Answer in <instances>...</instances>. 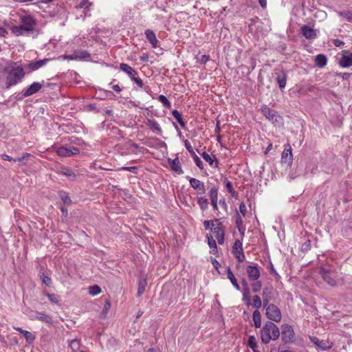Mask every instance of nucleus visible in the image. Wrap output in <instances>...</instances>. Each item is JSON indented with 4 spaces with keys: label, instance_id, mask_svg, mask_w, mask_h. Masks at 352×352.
Segmentation results:
<instances>
[{
    "label": "nucleus",
    "instance_id": "f257e3e1",
    "mask_svg": "<svg viewBox=\"0 0 352 352\" xmlns=\"http://www.w3.org/2000/svg\"><path fill=\"white\" fill-rule=\"evenodd\" d=\"M6 74L5 87L10 89L22 82L27 72L23 65H17L13 63L4 69Z\"/></svg>",
    "mask_w": 352,
    "mask_h": 352
},
{
    "label": "nucleus",
    "instance_id": "f03ea898",
    "mask_svg": "<svg viewBox=\"0 0 352 352\" xmlns=\"http://www.w3.org/2000/svg\"><path fill=\"white\" fill-rule=\"evenodd\" d=\"M280 329L272 321H267L261 329V340L263 344H268L272 340H276L280 336Z\"/></svg>",
    "mask_w": 352,
    "mask_h": 352
},
{
    "label": "nucleus",
    "instance_id": "7ed1b4c3",
    "mask_svg": "<svg viewBox=\"0 0 352 352\" xmlns=\"http://www.w3.org/2000/svg\"><path fill=\"white\" fill-rule=\"evenodd\" d=\"M35 24L36 23H20L19 25L12 26L11 31L16 36L36 35L38 33L34 27Z\"/></svg>",
    "mask_w": 352,
    "mask_h": 352
},
{
    "label": "nucleus",
    "instance_id": "20e7f679",
    "mask_svg": "<svg viewBox=\"0 0 352 352\" xmlns=\"http://www.w3.org/2000/svg\"><path fill=\"white\" fill-rule=\"evenodd\" d=\"M119 67L120 69L126 74L131 78V81L136 83L139 87L142 88L144 87L142 80L136 76L138 72L133 67L128 64L123 63L120 64Z\"/></svg>",
    "mask_w": 352,
    "mask_h": 352
},
{
    "label": "nucleus",
    "instance_id": "39448f33",
    "mask_svg": "<svg viewBox=\"0 0 352 352\" xmlns=\"http://www.w3.org/2000/svg\"><path fill=\"white\" fill-rule=\"evenodd\" d=\"M10 16L12 22H34L31 14L23 10H14Z\"/></svg>",
    "mask_w": 352,
    "mask_h": 352
},
{
    "label": "nucleus",
    "instance_id": "423d86ee",
    "mask_svg": "<svg viewBox=\"0 0 352 352\" xmlns=\"http://www.w3.org/2000/svg\"><path fill=\"white\" fill-rule=\"evenodd\" d=\"M266 309L265 315L266 317L274 322H280L282 318L280 310L274 304H270L267 307H265Z\"/></svg>",
    "mask_w": 352,
    "mask_h": 352
},
{
    "label": "nucleus",
    "instance_id": "0eeeda50",
    "mask_svg": "<svg viewBox=\"0 0 352 352\" xmlns=\"http://www.w3.org/2000/svg\"><path fill=\"white\" fill-rule=\"evenodd\" d=\"M281 338L285 344L292 342L294 340V331L292 327L288 324H284L281 326Z\"/></svg>",
    "mask_w": 352,
    "mask_h": 352
},
{
    "label": "nucleus",
    "instance_id": "6e6552de",
    "mask_svg": "<svg viewBox=\"0 0 352 352\" xmlns=\"http://www.w3.org/2000/svg\"><path fill=\"white\" fill-rule=\"evenodd\" d=\"M56 153L60 157H68L78 154L80 150L78 148L72 145L63 146L57 149Z\"/></svg>",
    "mask_w": 352,
    "mask_h": 352
},
{
    "label": "nucleus",
    "instance_id": "1a4fd4ad",
    "mask_svg": "<svg viewBox=\"0 0 352 352\" xmlns=\"http://www.w3.org/2000/svg\"><path fill=\"white\" fill-rule=\"evenodd\" d=\"M261 111L263 115L272 123L279 122L281 120V117L278 115L277 112L271 109L267 105H263Z\"/></svg>",
    "mask_w": 352,
    "mask_h": 352
},
{
    "label": "nucleus",
    "instance_id": "9d476101",
    "mask_svg": "<svg viewBox=\"0 0 352 352\" xmlns=\"http://www.w3.org/2000/svg\"><path fill=\"white\" fill-rule=\"evenodd\" d=\"M319 274L328 285L333 287L337 285V281L335 278V276L332 275L331 267L329 269L325 267H320L319 270Z\"/></svg>",
    "mask_w": 352,
    "mask_h": 352
},
{
    "label": "nucleus",
    "instance_id": "9b49d317",
    "mask_svg": "<svg viewBox=\"0 0 352 352\" xmlns=\"http://www.w3.org/2000/svg\"><path fill=\"white\" fill-rule=\"evenodd\" d=\"M319 32L320 31L318 29H314L307 25L301 26L300 30V34L308 40H314L317 38Z\"/></svg>",
    "mask_w": 352,
    "mask_h": 352
},
{
    "label": "nucleus",
    "instance_id": "f8f14e48",
    "mask_svg": "<svg viewBox=\"0 0 352 352\" xmlns=\"http://www.w3.org/2000/svg\"><path fill=\"white\" fill-rule=\"evenodd\" d=\"M50 61L49 58H44L43 60H38L36 61H32L26 64H23L25 70L28 69L27 74H30L34 71L38 69L39 68L45 65Z\"/></svg>",
    "mask_w": 352,
    "mask_h": 352
},
{
    "label": "nucleus",
    "instance_id": "ddd939ff",
    "mask_svg": "<svg viewBox=\"0 0 352 352\" xmlns=\"http://www.w3.org/2000/svg\"><path fill=\"white\" fill-rule=\"evenodd\" d=\"M232 252L239 263H242L245 258V254L243 251L242 242L236 239L232 247Z\"/></svg>",
    "mask_w": 352,
    "mask_h": 352
},
{
    "label": "nucleus",
    "instance_id": "4468645a",
    "mask_svg": "<svg viewBox=\"0 0 352 352\" xmlns=\"http://www.w3.org/2000/svg\"><path fill=\"white\" fill-rule=\"evenodd\" d=\"M339 65L343 68H347L352 66V52L350 53L348 50L342 51V57L339 60Z\"/></svg>",
    "mask_w": 352,
    "mask_h": 352
},
{
    "label": "nucleus",
    "instance_id": "2eb2a0df",
    "mask_svg": "<svg viewBox=\"0 0 352 352\" xmlns=\"http://www.w3.org/2000/svg\"><path fill=\"white\" fill-rule=\"evenodd\" d=\"M43 82H34L31 85H30L28 87L24 88V94L25 96H31L34 95V94L38 93L43 87Z\"/></svg>",
    "mask_w": 352,
    "mask_h": 352
},
{
    "label": "nucleus",
    "instance_id": "dca6fc26",
    "mask_svg": "<svg viewBox=\"0 0 352 352\" xmlns=\"http://www.w3.org/2000/svg\"><path fill=\"white\" fill-rule=\"evenodd\" d=\"M189 182L190 186L193 189L197 190L199 194H204L206 192V188L204 182L192 177H190Z\"/></svg>",
    "mask_w": 352,
    "mask_h": 352
},
{
    "label": "nucleus",
    "instance_id": "f3484780",
    "mask_svg": "<svg viewBox=\"0 0 352 352\" xmlns=\"http://www.w3.org/2000/svg\"><path fill=\"white\" fill-rule=\"evenodd\" d=\"M248 278L251 280H256L260 277V271L255 265H248L246 268Z\"/></svg>",
    "mask_w": 352,
    "mask_h": 352
},
{
    "label": "nucleus",
    "instance_id": "a211bd4d",
    "mask_svg": "<svg viewBox=\"0 0 352 352\" xmlns=\"http://www.w3.org/2000/svg\"><path fill=\"white\" fill-rule=\"evenodd\" d=\"M168 164L170 165L171 169L177 173L179 175H181L184 173L181 163L179 162V157L177 156L175 159L172 160L170 158L168 159Z\"/></svg>",
    "mask_w": 352,
    "mask_h": 352
},
{
    "label": "nucleus",
    "instance_id": "6ab92c4d",
    "mask_svg": "<svg viewBox=\"0 0 352 352\" xmlns=\"http://www.w3.org/2000/svg\"><path fill=\"white\" fill-rule=\"evenodd\" d=\"M289 148H285L282 153L281 162L284 164H287L288 166H291L292 164L293 155L292 153V148L288 145Z\"/></svg>",
    "mask_w": 352,
    "mask_h": 352
},
{
    "label": "nucleus",
    "instance_id": "aec40b11",
    "mask_svg": "<svg viewBox=\"0 0 352 352\" xmlns=\"http://www.w3.org/2000/svg\"><path fill=\"white\" fill-rule=\"evenodd\" d=\"M13 328L15 330H16L17 331H19L23 334V337L25 338V339L28 343L32 344L35 340L36 336L32 333H31L28 331H26V330H23L21 327H14Z\"/></svg>",
    "mask_w": 352,
    "mask_h": 352
},
{
    "label": "nucleus",
    "instance_id": "412c9836",
    "mask_svg": "<svg viewBox=\"0 0 352 352\" xmlns=\"http://www.w3.org/2000/svg\"><path fill=\"white\" fill-rule=\"evenodd\" d=\"M310 340L315 345L323 351L327 350L331 347L327 342L321 340L315 336L310 337Z\"/></svg>",
    "mask_w": 352,
    "mask_h": 352
},
{
    "label": "nucleus",
    "instance_id": "4be33fe9",
    "mask_svg": "<svg viewBox=\"0 0 352 352\" xmlns=\"http://www.w3.org/2000/svg\"><path fill=\"white\" fill-rule=\"evenodd\" d=\"M147 285L146 278L144 274H141L138 281V288L137 296H141L145 291L146 286Z\"/></svg>",
    "mask_w": 352,
    "mask_h": 352
},
{
    "label": "nucleus",
    "instance_id": "5701e85b",
    "mask_svg": "<svg viewBox=\"0 0 352 352\" xmlns=\"http://www.w3.org/2000/svg\"><path fill=\"white\" fill-rule=\"evenodd\" d=\"M145 35L146 39L151 44L153 47H157L158 40L156 38L155 34L151 30H146L145 31Z\"/></svg>",
    "mask_w": 352,
    "mask_h": 352
},
{
    "label": "nucleus",
    "instance_id": "b1692460",
    "mask_svg": "<svg viewBox=\"0 0 352 352\" xmlns=\"http://www.w3.org/2000/svg\"><path fill=\"white\" fill-rule=\"evenodd\" d=\"M226 271H227L228 278L230 280V282L232 283V284L234 286V287L236 290L240 291L241 290V287H240L239 285L238 284L237 280L235 278L233 272H232V270H231V269H230V267L229 266H228L226 267Z\"/></svg>",
    "mask_w": 352,
    "mask_h": 352
},
{
    "label": "nucleus",
    "instance_id": "393cba45",
    "mask_svg": "<svg viewBox=\"0 0 352 352\" xmlns=\"http://www.w3.org/2000/svg\"><path fill=\"white\" fill-rule=\"evenodd\" d=\"M35 318L47 324H52L53 322L52 317L43 312L36 311L35 314Z\"/></svg>",
    "mask_w": 352,
    "mask_h": 352
},
{
    "label": "nucleus",
    "instance_id": "a878e982",
    "mask_svg": "<svg viewBox=\"0 0 352 352\" xmlns=\"http://www.w3.org/2000/svg\"><path fill=\"white\" fill-rule=\"evenodd\" d=\"M74 52L76 60H87L91 57V54L87 50H76Z\"/></svg>",
    "mask_w": 352,
    "mask_h": 352
},
{
    "label": "nucleus",
    "instance_id": "bb28decb",
    "mask_svg": "<svg viewBox=\"0 0 352 352\" xmlns=\"http://www.w3.org/2000/svg\"><path fill=\"white\" fill-rule=\"evenodd\" d=\"M327 58L323 54H318L315 58V64L318 67L322 68L327 65Z\"/></svg>",
    "mask_w": 352,
    "mask_h": 352
},
{
    "label": "nucleus",
    "instance_id": "cd10ccee",
    "mask_svg": "<svg viewBox=\"0 0 352 352\" xmlns=\"http://www.w3.org/2000/svg\"><path fill=\"white\" fill-rule=\"evenodd\" d=\"M287 74L283 72L281 74L277 75L276 78V82L280 89L285 87L287 83Z\"/></svg>",
    "mask_w": 352,
    "mask_h": 352
},
{
    "label": "nucleus",
    "instance_id": "c85d7f7f",
    "mask_svg": "<svg viewBox=\"0 0 352 352\" xmlns=\"http://www.w3.org/2000/svg\"><path fill=\"white\" fill-rule=\"evenodd\" d=\"M146 124L151 129L156 131L157 134L161 135L162 133V130L160 124L155 120L147 119Z\"/></svg>",
    "mask_w": 352,
    "mask_h": 352
},
{
    "label": "nucleus",
    "instance_id": "c756f323",
    "mask_svg": "<svg viewBox=\"0 0 352 352\" xmlns=\"http://www.w3.org/2000/svg\"><path fill=\"white\" fill-rule=\"evenodd\" d=\"M201 155L204 159V160L210 164V166H213V164L215 162V166H218L219 161L215 157V155L211 156L210 155L206 152H203L202 153H201Z\"/></svg>",
    "mask_w": 352,
    "mask_h": 352
},
{
    "label": "nucleus",
    "instance_id": "7c9ffc66",
    "mask_svg": "<svg viewBox=\"0 0 352 352\" xmlns=\"http://www.w3.org/2000/svg\"><path fill=\"white\" fill-rule=\"evenodd\" d=\"M252 319L254 321V325L256 328H260L261 327V315L258 310H255L252 314Z\"/></svg>",
    "mask_w": 352,
    "mask_h": 352
},
{
    "label": "nucleus",
    "instance_id": "2f4dec72",
    "mask_svg": "<svg viewBox=\"0 0 352 352\" xmlns=\"http://www.w3.org/2000/svg\"><path fill=\"white\" fill-rule=\"evenodd\" d=\"M61 173L64 175L67 176L70 180H75L76 178L75 173L70 168L63 167L62 168Z\"/></svg>",
    "mask_w": 352,
    "mask_h": 352
},
{
    "label": "nucleus",
    "instance_id": "473e14b6",
    "mask_svg": "<svg viewBox=\"0 0 352 352\" xmlns=\"http://www.w3.org/2000/svg\"><path fill=\"white\" fill-rule=\"evenodd\" d=\"M208 199L205 197H199L197 198V204L200 207L201 210H206L208 208Z\"/></svg>",
    "mask_w": 352,
    "mask_h": 352
},
{
    "label": "nucleus",
    "instance_id": "72a5a7b5",
    "mask_svg": "<svg viewBox=\"0 0 352 352\" xmlns=\"http://www.w3.org/2000/svg\"><path fill=\"white\" fill-rule=\"evenodd\" d=\"M211 232L215 234L216 238L220 235H223L225 232L223 229L222 223L219 221L216 226L211 228Z\"/></svg>",
    "mask_w": 352,
    "mask_h": 352
},
{
    "label": "nucleus",
    "instance_id": "f704fd0d",
    "mask_svg": "<svg viewBox=\"0 0 352 352\" xmlns=\"http://www.w3.org/2000/svg\"><path fill=\"white\" fill-rule=\"evenodd\" d=\"M171 113H172L173 116L176 119V120L178 122V123L180 124V126L183 129H185L186 123L182 120V114L176 109L173 110Z\"/></svg>",
    "mask_w": 352,
    "mask_h": 352
},
{
    "label": "nucleus",
    "instance_id": "c9c22d12",
    "mask_svg": "<svg viewBox=\"0 0 352 352\" xmlns=\"http://www.w3.org/2000/svg\"><path fill=\"white\" fill-rule=\"evenodd\" d=\"M60 199L63 201V203L67 206H69L72 204V199H70L67 192L65 191H60L58 193Z\"/></svg>",
    "mask_w": 352,
    "mask_h": 352
},
{
    "label": "nucleus",
    "instance_id": "e433bc0d",
    "mask_svg": "<svg viewBox=\"0 0 352 352\" xmlns=\"http://www.w3.org/2000/svg\"><path fill=\"white\" fill-rule=\"evenodd\" d=\"M206 238L208 240V245L210 248H212V252L214 253V252L217 251V246L215 239L213 238V236L210 234H207Z\"/></svg>",
    "mask_w": 352,
    "mask_h": 352
},
{
    "label": "nucleus",
    "instance_id": "4c0bfd02",
    "mask_svg": "<svg viewBox=\"0 0 352 352\" xmlns=\"http://www.w3.org/2000/svg\"><path fill=\"white\" fill-rule=\"evenodd\" d=\"M248 346L253 351H256L258 348L257 341L254 336H250L248 340Z\"/></svg>",
    "mask_w": 352,
    "mask_h": 352
},
{
    "label": "nucleus",
    "instance_id": "58836bf2",
    "mask_svg": "<svg viewBox=\"0 0 352 352\" xmlns=\"http://www.w3.org/2000/svg\"><path fill=\"white\" fill-rule=\"evenodd\" d=\"M218 190L219 188L214 186L209 191V197L210 202H213L214 200H218Z\"/></svg>",
    "mask_w": 352,
    "mask_h": 352
},
{
    "label": "nucleus",
    "instance_id": "ea45409f",
    "mask_svg": "<svg viewBox=\"0 0 352 352\" xmlns=\"http://www.w3.org/2000/svg\"><path fill=\"white\" fill-rule=\"evenodd\" d=\"M226 188L228 191L231 194L232 197H236L237 195L236 192L234 190L232 187V184L231 182L225 179Z\"/></svg>",
    "mask_w": 352,
    "mask_h": 352
},
{
    "label": "nucleus",
    "instance_id": "a19ab883",
    "mask_svg": "<svg viewBox=\"0 0 352 352\" xmlns=\"http://www.w3.org/2000/svg\"><path fill=\"white\" fill-rule=\"evenodd\" d=\"M190 154L192 157L197 166L199 167L201 170H202L204 168V164L202 161L200 160V158L195 154V151Z\"/></svg>",
    "mask_w": 352,
    "mask_h": 352
},
{
    "label": "nucleus",
    "instance_id": "79ce46f5",
    "mask_svg": "<svg viewBox=\"0 0 352 352\" xmlns=\"http://www.w3.org/2000/svg\"><path fill=\"white\" fill-rule=\"evenodd\" d=\"M100 292L101 288L97 285H94L89 287V293L93 296L99 294Z\"/></svg>",
    "mask_w": 352,
    "mask_h": 352
},
{
    "label": "nucleus",
    "instance_id": "37998d69",
    "mask_svg": "<svg viewBox=\"0 0 352 352\" xmlns=\"http://www.w3.org/2000/svg\"><path fill=\"white\" fill-rule=\"evenodd\" d=\"M267 288H265L263 291V307H267V305H270L271 303H270V297L268 296V294L267 292Z\"/></svg>",
    "mask_w": 352,
    "mask_h": 352
},
{
    "label": "nucleus",
    "instance_id": "c03bdc74",
    "mask_svg": "<svg viewBox=\"0 0 352 352\" xmlns=\"http://www.w3.org/2000/svg\"><path fill=\"white\" fill-rule=\"evenodd\" d=\"M263 303L259 296L255 295L253 296V307L258 310L261 307Z\"/></svg>",
    "mask_w": 352,
    "mask_h": 352
},
{
    "label": "nucleus",
    "instance_id": "a18cd8bd",
    "mask_svg": "<svg viewBox=\"0 0 352 352\" xmlns=\"http://www.w3.org/2000/svg\"><path fill=\"white\" fill-rule=\"evenodd\" d=\"M69 346L73 352H76L80 348V341L78 340H73L70 342Z\"/></svg>",
    "mask_w": 352,
    "mask_h": 352
},
{
    "label": "nucleus",
    "instance_id": "49530a36",
    "mask_svg": "<svg viewBox=\"0 0 352 352\" xmlns=\"http://www.w3.org/2000/svg\"><path fill=\"white\" fill-rule=\"evenodd\" d=\"M158 100L163 104L164 107L166 108H170L171 107V103L170 101L167 99V98L164 95H160L158 96Z\"/></svg>",
    "mask_w": 352,
    "mask_h": 352
},
{
    "label": "nucleus",
    "instance_id": "de8ad7c7",
    "mask_svg": "<svg viewBox=\"0 0 352 352\" xmlns=\"http://www.w3.org/2000/svg\"><path fill=\"white\" fill-rule=\"evenodd\" d=\"M91 6V3L89 0H82L77 6V8L88 9Z\"/></svg>",
    "mask_w": 352,
    "mask_h": 352
},
{
    "label": "nucleus",
    "instance_id": "09e8293b",
    "mask_svg": "<svg viewBox=\"0 0 352 352\" xmlns=\"http://www.w3.org/2000/svg\"><path fill=\"white\" fill-rule=\"evenodd\" d=\"M339 15L342 16V19L352 21V12L349 11H343L338 12Z\"/></svg>",
    "mask_w": 352,
    "mask_h": 352
},
{
    "label": "nucleus",
    "instance_id": "8fccbe9b",
    "mask_svg": "<svg viewBox=\"0 0 352 352\" xmlns=\"http://www.w3.org/2000/svg\"><path fill=\"white\" fill-rule=\"evenodd\" d=\"M214 221L218 223L219 222V219H214V220H212V221H209V220L204 221V226L205 229L206 230H209L210 229L211 230V228H214Z\"/></svg>",
    "mask_w": 352,
    "mask_h": 352
},
{
    "label": "nucleus",
    "instance_id": "3c124183",
    "mask_svg": "<svg viewBox=\"0 0 352 352\" xmlns=\"http://www.w3.org/2000/svg\"><path fill=\"white\" fill-rule=\"evenodd\" d=\"M48 299L50 300V301L52 303H54V304H58V302H59V296L56 294H45Z\"/></svg>",
    "mask_w": 352,
    "mask_h": 352
},
{
    "label": "nucleus",
    "instance_id": "603ef678",
    "mask_svg": "<svg viewBox=\"0 0 352 352\" xmlns=\"http://www.w3.org/2000/svg\"><path fill=\"white\" fill-rule=\"evenodd\" d=\"M262 283L261 281H256L252 284V292L254 293L258 292L261 290Z\"/></svg>",
    "mask_w": 352,
    "mask_h": 352
},
{
    "label": "nucleus",
    "instance_id": "864d4df0",
    "mask_svg": "<svg viewBox=\"0 0 352 352\" xmlns=\"http://www.w3.org/2000/svg\"><path fill=\"white\" fill-rule=\"evenodd\" d=\"M41 280L47 287H50L52 283L51 278L44 274L41 276Z\"/></svg>",
    "mask_w": 352,
    "mask_h": 352
},
{
    "label": "nucleus",
    "instance_id": "5fc2aeb1",
    "mask_svg": "<svg viewBox=\"0 0 352 352\" xmlns=\"http://www.w3.org/2000/svg\"><path fill=\"white\" fill-rule=\"evenodd\" d=\"M311 248V241L309 239H307L306 241H305L301 246V250L302 252H307Z\"/></svg>",
    "mask_w": 352,
    "mask_h": 352
},
{
    "label": "nucleus",
    "instance_id": "6e6d98bb",
    "mask_svg": "<svg viewBox=\"0 0 352 352\" xmlns=\"http://www.w3.org/2000/svg\"><path fill=\"white\" fill-rule=\"evenodd\" d=\"M349 29H351V25L348 23H344L342 25V28H340L339 30L340 32H343V34H341L342 36H346V32H349Z\"/></svg>",
    "mask_w": 352,
    "mask_h": 352
},
{
    "label": "nucleus",
    "instance_id": "4d7b16f0",
    "mask_svg": "<svg viewBox=\"0 0 352 352\" xmlns=\"http://www.w3.org/2000/svg\"><path fill=\"white\" fill-rule=\"evenodd\" d=\"M235 223L236 227L243 226V219L237 211L235 214Z\"/></svg>",
    "mask_w": 352,
    "mask_h": 352
},
{
    "label": "nucleus",
    "instance_id": "13d9d810",
    "mask_svg": "<svg viewBox=\"0 0 352 352\" xmlns=\"http://www.w3.org/2000/svg\"><path fill=\"white\" fill-rule=\"evenodd\" d=\"M30 155L28 153H25L23 155V156L20 157H18V158H15V160H14V162H19L20 163V165H23V164H25V162H23V160L27 157H29Z\"/></svg>",
    "mask_w": 352,
    "mask_h": 352
},
{
    "label": "nucleus",
    "instance_id": "bf43d9fd",
    "mask_svg": "<svg viewBox=\"0 0 352 352\" xmlns=\"http://www.w3.org/2000/svg\"><path fill=\"white\" fill-rule=\"evenodd\" d=\"M239 211L243 217L246 216L247 208L245 204L243 202H241L239 205Z\"/></svg>",
    "mask_w": 352,
    "mask_h": 352
},
{
    "label": "nucleus",
    "instance_id": "052dcab7",
    "mask_svg": "<svg viewBox=\"0 0 352 352\" xmlns=\"http://www.w3.org/2000/svg\"><path fill=\"white\" fill-rule=\"evenodd\" d=\"M123 170H127L133 173H137L138 167L136 166H124L121 168Z\"/></svg>",
    "mask_w": 352,
    "mask_h": 352
},
{
    "label": "nucleus",
    "instance_id": "680f3d73",
    "mask_svg": "<svg viewBox=\"0 0 352 352\" xmlns=\"http://www.w3.org/2000/svg\"><path fill=\"white\" fill-rule=\"evenodd\" d=\"M184 146L189 152V153H192V152H194L193 148L188 140H184Z\"/></svg>",
    "mask_w": 352,
    "mask_h": 352
},
{
    "label": "nucleus",
    "instance_id": "e2e57ef3",
    "mask_svg": "<svg viewBox=\"0 0 352 352\" xmlns=\"http://www.w3.org/2000/svg\"><path fill=\"white\" fill-rule=\"evenodd\" d=\"M337 76L342 77V78L343 80H348L350 78V76H351V73H346V72H345V73H338Z\"/></svg>",
    "mask_w": 352,
    "mask_h": 352
},
{
    "label": "nucleus",
    "instance_id": "0e129e2a",
    "mask_svg": "<svg viewBox=\"0 0 352 352\" xmlns=\"http://www.w3.org/2000/svg\"><path fill=\"white\" fill-rule=\"evenodd\" d=\"M28 97V96H25V94H24V89H23V90L21 91V93H19L16 96V100H23V98H27Z\"/></svg>",
    "mask_w": 352,
    "mask_h": 352
},
{
    "label": "nucleus",
    "instance_id": "69168bd1",
    "mask_svg": "<svg viewBox=\"0 0 352 352\" xmlns=\"http://www.w3.org/2000/svg\"><path fill=\"white\" fill-rule=\"evenodd\" d=\"M332 43L336 47H341L344 45V43L342 40H340V39H333L332 41Z\"/></svg>",
    "mask_w": 352,
    "mask_h": 352
},
{
    "label": "nucleus",
    "instance_id": "338daca9",
    "mask_svg": "<svg viewBox=\"0 0 352 352\" xmlns=\"http://www.w3.org/2000/svg\"><path fill=\"white\" fill-rule=\"evenodd\" d=\"M60 58H62L63 59H67V60H76L75 58L74 52L72 54L63 55L60 56Z\"/></svg>",
    "mask_w": 352,
    "mask_h": 352
},
{
    "label": "nucleus",
    "instance_id": "774afa93",
    "mask_svg": "<svg viewBox=\"0 0 352 352\" xmlns=\"http://www.w3.org/2000/svg\"><path fill=\"white\" fill-rule=\"evenodd\" d=\"M1 157L2 160L10 161V162H14V160H15V158H13L11 156H10V155H8L7 154H2L1 155Z\"/></svg>",
    "mask_w": 352,
    "mask_h": 352
}]
</instances>
